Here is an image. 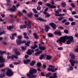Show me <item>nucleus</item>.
Returning a JSON list of instances; mask_svg holds the SVG:
<instances>
[{
  "mask_svg": "<svg viewBox=\"0 0 78 78\" xmlns=\"http://www.w3.org/2000/svg\"><path fill=\"white\" fill-rule=\"evenodd\" d=\"M25 58H28L29 57V55H25Z\"/></svg>",
  "mask_w": 78,
  "mask_h": 78,
  "instance_id": "nucleus-61",
  "label": "nucleus"
},
{
  "mask_svg": "<svg viewBox=\"0 0 78 78\" xmlns=\"http://www.w3.org/2000/svg\"><path fill=\"white\" fill-rule=\"evenodd\" d=\"M7 70L6 72L5 73V74L7 76H11L13 75V72L12 70L10 69H9L8 67H6L4 69H1L0 70V71L1 72L5 71Z\"/></svg>",
  "mask_w": 78,
  "mask_h": 78,
  "instance_id": "nucleus-2",
  "label": "nucleus"
},
{
  "mask_svg": "<svg viewBox=\"0 0 78 78\" xmlns=\"http://www.w3.org/2000/svg\"><path fill=\"white\" fill-rule=\"evenodd\" d=\"M18 39H21V38H22V36H18Z\"/></svg>",
  "mask_w": 78,
  "mask_h": 78,
  "instance_id": "nucleus-57",
  "label": "nucleus"
},
{
  "mask_svg": "<svg viewBox=\"0 0 78 78\" xmlns=\"http://www.w3.org/2000/svg\"><path fill=\"white\" fill-rule=\"evenodd\" d=\"M76 24V23L75 22H73L71 23V25H72V26H74Z\"/></svg>",
  "mask_w": 78,
  "mask_h": 78,
  "instance_id": "nucleus-46",
  "label": "nucleus"
},
{
  "mask_svg": "<svg viewBox=\"0 0 78 78\" xmlns=\"http://www.w3.org/2000/svg\"><path fill=\"white\" fill-rule=\"evenodd\" d=\"M27 76L29 77V78H34L35 77H36V76L34 75V77H31V76Z\"/></svg>",
  "mask_w": 78,
  "mask_h": 78,
  "instance_id": "nucleus-53",
  "label": "nucleus"
},
{
  "mask_svg": "<svg viewBox=\"0 0 78 78\" xmlns=\"http://www.w3.org/2000/svg\"><path fill=\"white\" fill-rule=\"evenodd\" d=\"M16 35V34L15 33L13 34H12V35L11 36H10V38L11 40H13L14 39V37Z\"/></svg>",
  "mask_w": 78,
  "mask_h": 78,
  "instance_id": "nucleus-15",
  "label": "nucleus"
},
{
  "mask_svg": "<svg viewBox=\"0 0 78 78\" xmlns=\"http://www.w3.org/2000/svg\"><path fill=\"white\" fill-rule=\"evenodd\" d=\"M51 58V57L50 56L48 55L47 56V57H46V59L47 60H50Z\"/></svg>",
  "mask_w": 78,
  "mask_h": 78,
  "instance_id": "nucleus-30",
  "label": "nucleus"
},
{
  "mask_svg": "<svg viewBox=\"0 0 78 78\" xmlns=\"http://www.w3.org/2000/svg\"><path fill=\"white\" fill-rule=\"evenodd\" d=\"M64 18L63 17H61V18H58V20H62L64 19Z\"/></svg>",
  "mask_w": 78,
  "mask_h": 78,
  "instance_id": "nucleus-50",
  "label": "nucleus"
},
{
  "mask_svg": "<svg viewBox=\"0 0 78 78\" xmlns=\"http://www.w3.org/2000/svg\"><path fill=\"white\" fill-rule=\"evenodd\" d=\"M58 50H63V48H62V47L58 48Z\"/></svg>",
  "mask_w": 78,
  "mask_h": 78,
  "instance_id": "nucleus-49",
  "label": "nucleus"
},
{
  "mask_svg": "<svg viewBox=\"0 0 78 78\" xmlns=\"http://www.w3.org/2000/svg\"><path fill=\"white\" fill-rule=\"evenodd\" d=\"M52 76L53 77V78H57V76L56 75V73H53V75Z\"/></svg>",
  "mask_w": 78,
  "mask_h": 78,
  "instance_id": "nucleus-28",
  "label": "nucleus"
},
{
  "mask_svg": "<svg viewBox=\"0 0 78 78\" xmlns=\"http://www.w3.org/2000/svg\"><path fill=\"white\" fill-rule=\"evenodd\" d=\"M47 14L45 16V17H49L51 15L48 14V13L47 14Z\"/></svg>",
  "mask_w": 78,
  "mask_h": 78,
  "instance_id": "nucleus-38",
  "label": "nucleus"
},
{
  "mask_svg": "<svg viewBox=\"0 0 78 78\" xmlns=\"http://www.w3.org/2000/svg\"><path fill=\"white\" fill-rule=\"evenodd\" d=\"M16 42L17 44L19 45L21 44L22 43H24L26 42V41H21L20 40L18 39L16 40Z\"/></svg>",
  "mask_w": 78,
  "mask_h": 78,
  "instance_id": "nucleus-8",
  "label": "nucleus"
},
{
  "mask_svg": "<svg viewBox=\"0 0 78 78\" xmlns=\"http://www.w3.org/2000/svg\"><path fill=\"white\" fill-rule=\"evenodd\" d=\"M71 5L72 6V7H75V5L73 3H72L71 4Z\"/></svg>",
  "mask_w": 78,
  "mask_h": 78,
  "instance_id": "nucleus-55",
  "label": "nucleus"
},
{
  "mask_svg": "<svg viewBox=\"0 0 78 78\" xmlns=\"http://www.w3.org/2000/svg\"><path fill=\"white\" fill-rule=\"evenodd\" d=\"M21 48L23 50H25L26 49V48L23 46L21 47Z\"/></svg>",
  "mask_w": 78,
  "mask_h": 78,
  "instance_id": "nucleus-40",
  "label": "nucleus"
},
{
  "mask_svg": "<svg viewBox=\"0 0 78 78\" xmlns=\"http://www.w3.org/2000/svg\"><path fill=\"white\" fill-rule=\"evenodd\" d=\"M49 68L48 69V70L49 71H51L53 72H55V70L54 69V66H53L52 65H50L49 66Z\"/></svg>",
  "mask_w": 78,
  "mask_h": 78,
  "instance_id": "nucleus-10",
  "label": "nucleus"
},
{
  "mask_svg": "<svg viewBox=\"0 0 78 78\" xmlns=\"http://www.w3.org/2000/svg\"><path fill=\"white\" fill-rule=\"evenodd\" d=\"M33 11L34 12V13H37L38 12L37 10H36V9H33Z\"/></svg>",
  "mask_w": 78,
  "mask_h": 78,
  "instance_id": "nucleus-31",
  "label": "nucleus"
},
{
  "mask_svg": "<svg viewBox=\"0 0 78 78\" xmlns=\"http://www.w3.org/2000/svg\"><path fill=\"white\" fill-rule=\"evenodd\" d=\"M65 15V13H63L62 14H60L59 15V16H64Z\"/></svg>",
  "mask_w": 78,
  "mask_h": 78,
  "instance_id": "nucleus-58",
  "label": "nucleus"
},
{
  "mask_svg": "<svg viewBox=\"0 0 78 78\" xmlns=\"http://www.w3.org/2000/svg\"><path fill=\"white\" fill-rule=\"evenodd\" d=\"M37 47H38V46L36 44H35V45H34V46L31 47V48L33 49H35V48H37Z\"/></svg>",
  "mask_w": 78,
  "mask_h": 78,
  "instance_id": "nucleus-29",
  "label": "nucleus"
},
{
  "mask_svg": "<svg viewBox=\"0 0 78 78\" xmlns=\"http://www.w3.org/2000/svg\"><path fill=\"white\" fill-rule=\"evenodd\" d=\"M51 75H52V74L51 73H48V74H46L45 75V76H46V77H48V76H51Z\"/></svg>",
  "mask_w": 78,
  "mask_h": 78,
  "instance_id": "nucleus-32",
  "label": "nucleus"
},
{
  "mask_svg": "<svg viewBox=\"0 0 78 78\" xmlns=\"http://www.w3.org/2000/svg\"><path fill=\"white\" fill-rule=\"evenodd\" d=\"M49 29V27L47 25L45 26V31L46 32H48V30Z\"/></svg>",
  "mask_w": 78,
  "mask_h": 78,
  "instance_id": "nucleus-19",
  "label": "nucleus"
},
{
  "mask_svg": "<svg viewBox=\"0 0 78 78\" xmlns=\"http://www.w3.org/2000/svg\"><path fill=\"white\" fill-rule=\"evenodd\" d=\"M68 39V41H66L67 44H70L71 42H74L73 40V37L72 36H64L63 37L60 38V39L58 40L57 42L60 43V44H62L63 43H64L65 42L66 40Z\"/></svg>",
  "mask_w": 78,
  "mask_h": 78,
  "instance_id": "nucleus-1",
  "label": "nucleus"
},
{
  "mask_svg": "<svg viewBox=\"0 0 78 78\" xmlns=\"http://www.w3.org/2000/svg\"><path fill=\"white\" fill-rule=\"evenodd\" d=\"M61 5H62V7H65L66 5V4L65 3H61Z\"/></svg>",
  "mask_w": 78,
  "mask_h": 78,
  "instance_id": "nucleus-34",
  "label": "nucleus"
},
{
  "mask_svg": "<svg viewBox=\"0 0 78 78\" xmlns=\"http://www.w3.org/2000/svg\"><path fill=\"white\" fill-rule=\"evenodd\" d=\"M5 33V32L4 31H2V32L1 33H0V35H2V34H3Z\"/></svg>",
  "mask_w": 78,
  "mask_h": 78,
  "instance_id": "nucleus-60",
  "label": "nucleus"
},
{
  "mask_svg": "<svg viewBox=\"0 0 78 78\" xmlns=\"http://www.w3.org/2000/svg\"><path fill=\"white\" fill-rule=\"evenodd\" d=\"M5 74L4 73H3L2 75V74H0V78H3L5 76Z\"/></svg>",
  "mask_w": 78,
  "mask_h": 78,
  "instance_id": "nucleus-25",
  "label": "nucleus"
},
{
  "mask_svg": "<svg viewBox=\"0 0 78 78\" xmlns=\"http://www.w3.org/2000/svg\"><path fill=\"white\" fill-rule=\"evenodd\" d=\"M50 25L51 26V27L53 28V29L54 30L56 29V25L54 24V23H50Z\"/></svg>",
  "mask_w": 78,
  "mask_h": 78,
  "instance_id": "nucleus-11",
  "label": "nucleus"
},
{
  "mask_svg": "<svg viewBox=\"0 0 78 78\" xmlns=\"http://www.w3.org/2000/svg\"><path fill=\"white\" fill-rule=\"evenodd\" d=\"M8 56H7V59H9L10 58L11 59H13V58L15 59H17L18 58V57L17 56H15L14 55H13L12 56H11V54H10L9 53H7Z\"/></svg>",
  "mask_w": 78,
  "mask_h": 78,
  "instance_id": "nucleus-7",
  "label": "nucleus"
},
{
  "mask_svg": "<svg viewBox=\"0 0 78 78\" xmlns=\"http://www.w3.org/2000/svg\"><path fill=\"white\" fill-rule=\"evenodd\" d=\"M48 8H47L45 9L44 10V12H43V13L44 14H47V11L48 10Z\"/></svg>",
  "mask_w": 78,
  "mask_h": 78,
  "instance_id": "nucleus-24",
  "label": "nucleus"
},
{
  "mask_svg": "<svg viewBox=\"0 0 78 78\" xmlns=\"http://www.w3.org/2000/svg\"><path fill=\"white\" fill-rule=\"evenodd\" d=\"M51 4L52 5H51L50 4L47 3V6H48L49 7L51 8H56V6L55 5H53L54 4V0H51Z\"/></svg>",
  "mask_w": 78,
  "mask_h": 78,
  "instance_id": "nucleus-6",
  "label": "nucleus"
},
{
  "mask_svg": "<svg viewBox=\"0 0 78 78\" xmlns=\"http://www.w3.org/2000/svg\"><path fill=\"white\" fill-rule=\"evenodd\" d=\"M6 53V52L5 51H0V53L1 54H3L4 53Z\"/></svg>",
  "mask_w": 78,
  "mask_h": 78,
  "instance_id": "nucleus-39",
  "label": "nucleus"
},
{
  "mask_svg": "<svg viewBox=\"0 0 78 78\" xmlns=\"http://www.w3.org/2000/svg\"><path fill=\"white\" fill-rule=\"evenodd\" d=\"M69 20L71 21V22H73V18H69Z\"/></svg>",
  "mask_w": 78,
  "mask_h": 78,
  "instance_id": "nucleus-48",
  "label": "nucleus"
},
{
  "mask_svg": "<svg viewBox=\"0 0 78 78\" xmlns=\"http://www.w3.org/2000/svg\"><path fill=\"white\" fill-rule=\"evenodd\" d=\"M64 33L66 34H68L69 33L68 30H64Z\"/></svg>",
  "mask_w": 78,
  "mask_h": 78,
  "instance_id": "nucleus-44",
  "label": "nucleus"
},
{
  "mask_svg": "<svg viewBox=\"0 0 78 78\" xmlns=\"http://www.w3.org/2000/svg\"><path fill=\"white\" fill-rule=\"evenodd\" d=\"M48 35L49 37H52L53 36V35L52 34H48Z\"/></svg>",
  "mask_w": 78,
  "mask_h": 78,
  "instance_id": "nucleus-43",
  "label": "nucleus"
},
{
  "mask_svg": "<svg viewBox=\"0 0 78 78\" xmlns=\"http://www.w3.org/2000/svg\"><path fill=\"white\" fill-rule=\"evenodd\" d=\"M13 27L12 26H7V28L9 30H11V29L13 28Z\"/></svg>",
  "mask_w": 78,
  "mask_h": 78,
  "instance_id": "nucleus-22",
  "label": "nucleus"
},
{
  "mask_svg": "<svg viewBox=\"0 0 78 78\" xmlns=\"http://www.w3.org/2000/svg\"><path fill=\"white\" fill-rule=\"evenodd\" d=\"M54 34H56L58 35H60L62 34V33L60 31H55L54 33Z\"/></svg>",
  "mask_w": 78,
  "mask_h": 78,
  "instance_id": "nucleus-14",
  "label": "nucleus"
},
{
  "mask_svg": "<svg viewBox=\"0 0 78 78\" xmlns=\"http://www.w3.org/2000/svg\"><path fill=\"white\" fill-rule=\"evenodd\" d=\"M37 70L36 69H31L30 68V70L29 71V73H27L26 74V75L27 76H31V77H34L33 74L34 73H37Z\"/></svg>",
  "mask_w": 78,
  "mask_h": 78,
  "instance_id": "nucleus-3",
  "label": "nucleus"
},
{
  "mask_svg": "<svg viewBox=\"0 0 78 78\" xmlns=\"http://www.w3.org/2000/svg\"><path fill=\"white\" fill-rule=\"evenodd\" d=\"M70 62H71V65L69 66V70H72L73 69V66H74V63L75 62V61H73L72 60H70Z\"/></svg>",
  "mask_w": 78,
  "mask_h": 78,
  "instance_id": "nucleus-5",
  "label": "nucleus"
},
{
  "mask_svg": "<svg viewBox=\"0 0 78 78\" xmlns=\"http://www.w3.org/2000/svg\"><path fill=\"white\" fill-rule=\"evenodd\" d=\"M24 37L25 38L28 39V37H27V34L24 33H23Z\"/></svg>",
  "mask_w": 78,
  "mask_h": 78,
  "instance_id": "nucleus-26",
  "label": "nucleus"
},
{
  "mask_svg": "<svg viewBox=\"0 0 78 78\" xmlns=\"http://www.w3.org/2000/svg\"><path fill=\"white\" fill-rule=\"evenodd\" d=\"M38 4L41 5L42 4V2H38Z\"/></svg>",
  "mask_w": 78,
  "mask_h": 78,
  "instance_id": "nucleus-62",
  "label": "nucleus"
},
{
  "mask_svg": "<svg viewBox=\"0 0 78 78\" xmlns=\"http://www.w3.org/2000/svg\"><path fill=\"white\" fill-rule=\"evenodd\" d=\"M72 14H73V15L76 14V12H75V11H73V12H72Z\"/></svg>",
  "mask_w": 78,
  "mask_h": 78,
  "instance_id": "nucleus-59",
  "label": "nucleus"
},
{
  "mask_svg": "<svg viewBox=\"0 0 78 78\" xmlns=\"http://www.w3.org/2000/svg\"><path fill=\"white\" fill-rule=\"evenodd\" d=\"M41 75L42 76H45V75L44 74V72L41 73Z\"/></svg>",
  "mask_w": 78,
  "mask_h": 78,
  "instance_id": "nucleus-52",
  "label": "nucleus"
},
{
  "mask_svg": "<svg viewBox=\"0 0 78 78\" xmlns=\"http://www.w3.org/2000/svg\"><path fill=\"white\" fill-rule=\"evenodd\" d=\"M69 55L71 56V58L72 59H75V55L73 53H71Z\"/></svg>",
  "mask_w": 78,
  "mask_h": 78,
  "instance_id": "nucleus-20",
  "label": "nucleus"
},
{
  "mask_svg": "<svg viewBox=\"0 0 78 78\" xmlns=\"http://www.w3.org/2000/svg\"><path fill=\"white\" fill-rule=\"evenodd\" d=\"M74 17H75L76 18H78V16L76 15L74 16Z\"/></svg>",
  "mask_w": 78,
  "mask_h": 78,
  "instance_id": "nucleus-64",
  "label": "nucleus"
},
{
  "mask_svg": "<svg viewBox=\"0 0 78 78\" xmlns=\"http://www.w3.org/2000/svg\"><path fill=\"white\" fill-rule=\"evenodd\" d=\"M44 55H41L40 56L39 59L40 60H42L44 58Z\"/></svg>",
  "mask_w": 78,
  "mask_h": 78,
  "instance_id": "nucleus-21",
  "label": "nucleus"
},
{
  "mask_svg": "<svg viewBox=\"0 0 78 78\" xmlns=\"http://www.w3.org/2000/svg\"><path fill=\"white\" fill-rule=\"evenodd\" d=\"M41 52H42V51L41 50L40 51H38L37 52L35 53V55L37 56V55L40 54V53H41Z\"/></svg>",
  "mask_w": 78,
  "mask_h": 78,
  "instance_id": "nucleus-23",
  "label": "nucleus"
},
{
  "mask_svg": "<svg viewBox=\"0 0 78 78\" xmlns=\"http://www.w3.org/2000/svg\"><path fill=\"white\" fill-rule=\"evenodd\" d=\"M39 48L40 50H44L46 49V48L42 46H41L40 44H39Z\"/></svg>",
  "mask_w": 78,
  "mask_h": 78,
  "instance_id": "nucleus-17",
  "label": "nucleus"
},
{
  "mask_svg": "<svg viewBox=\"0 0 78 78\" xmlns=\"http://www.w3.org/2000/svg\"><path fill=\"white\" fill-rule=\"evenodd\" d=\"M34 52V50H31L30 49L28 50V52H27V54L29 55H31L32 54V53Z\"/></svg>",
  "mask_w": 78,
  "mask_h": 78,
  "instance_id": "nucleus-12",
  "label": "nucleus"
},
{
  "mask_svg": "<svg viewBox=\"0 0 78 78\" xmlns=\"http://www.w3.org/2000/svg\"><path fill=\"white\" fill-rule=\"evenodd\" d=\"M31 61V60L29 59H27L26 60H24L23 62L24 64H28V62H30Z\"/></svg>",
  "mask_w": 78,
  "mask_h": 78,
  "instance_id": "nucleus-16",
  "label": "nucleus"
},
{
  "mask_svg": "<svg viewBox=\"0 0 78 78\" xmlns=\"http://www.w3.org/2000/svg\"><path fill=\"white\" fill-rule=\"evenodd\" d=\"M18 64H19L17 62H14V65H16Z\"/></svg>",
  "mask_w": 78,
  "mask_h": 78,
  "instance_id": "nucleus-51",
  "label": "nucleus"
},
{
  "mask_svg": "<svg viewBox=\"0 0 78 78\" xmlns=\"http://www.w3.org/2000/svg\"><path fill=\"white\" fill-rule=\"evenodd\" d=\"M36 63V62L35 61H33L30 63V65L31 66H33Z\"/></svg>",
  "mask_w": 78,
  "mask_h": 78,
  "instance_id": "nucleus-18",
  "label": "nucleus"
},
{
  "mask_svg": "<svg viewBox=\"0 0 78 78\" xmlns=\"http://www.w3.org/2000/svg\"><path fill=\"white\" fill-rule=\"evenodd\" d=\"M9 66H10V67L11 68H14V66H13L12 64H9Z\"/></svg>",
  "mask_w": 78,
  "mask_h": 78,
  "instance_id": "nucleus-42",
  "label": "nucleus"
},
{
  "mask_svg": "<svg viewBox=\"0 0 78 78\" xmlns=\"http://www.w3.org/2000/svg\"><path fill=\"white\" fill-rule=\"evenodd\" d=\"M41 63L40 62H38L37 63V67H40L41 66Z\"/></svg>",
  "mask_w": 78,
  "mask_h": 78,
  "instance_id": "nucleus-36",
  "label": "nucleus"
},
{
  "mask_svg": "<svg viewBox=\"0 0 78 78\" xmlns=\"http://www.w3.org/2000/svg\"><path fill=\"white\" fill-rule=\"evenodd\" d=\"M5 66V65H4V64H0V68H2L3 66Z\"/></svg>",
  "mask_w": 78,
  "mask_h": 78,
  "instance_id": "nucleus-37",
  "label": "nucleus"
},
{
  "mask_svg": "<svg viewBox=\"0 0 78 78\" xmlns=\"http://www.w3.org/2000/svg\"><path fill=\"white\" fill-rule=\"evenodd\" d=\"M34 37H35V38H37L38 37V36L37 35V34L35 33L34 34Z\"/></svg>",
  "mask_w": 78,
  "mask_h": 78,
  "instance_id": "nucleus-35",
  "label": "nucleus"
},
{
  "mask_svg": "<svg viewBox=\"0 0 78 78\" xmlns=\"http://www.w3.org/2000/svg\"><path fill=\"white\" fill-rule=\"evenodd\" d=\"M20 5L19 4H17L16 5V6L14 5H13V6H12V8H13L14 9H12V8H9L8 9H7V10H9L10 11L12 12L15 11V10L16 9V8H18V7H19Z\"/></svg>",
  "mask_w": 78,
  "mask_h": 78,
  "instance_id": "nucleus-4",
  "label": "nucleus"
},
{
  "mask_svg": "<svg viewBox=\"0 0 78 78\" xmlns=\"http://www.w3.org/2000/svg\"><path fill=\"white\" fill-rule=\"evenodd\" d=\"M41 7H40V5H38V7H37V10H41Z\"/></svg>",
  "mask_w": 78,
  "mask_h": 78,
  "instance_id": "nucleus-41",
  "label": "nucleus"
},
{
  "mask_svg": "<svg viewBox=\"0 0 78 78\" xmlns=\"http://www.w3.org/2000/svg\"><path fill=\"white\" fill-rule=\"evenodd\" d=\"M22 19L23 20H26L27 19V18L26 16H24L23 17Z\"/></svg>",
  "mask_w": 78,
  "mask_h": 78,
  "instance_id": "nucleus-45",
  "label": "nucleus"
},
{
  "mask_svg": "<svg viewBox=\"0 0 78 78\" xmlns=\"http://www.w3.org/2000/svg\"><path fill=\"white\" fill-rule=\"evenodd\" d=\"M67 21L66 20H63V21H62V23H65Z\"/></svg>",
  "mask_w": 78,
  "mask_h": 78,
  "instance_id": "nucleus-56",
  "label": "nucleus"
},
{
  "mask_svg": "<svg viewBox=\"0 0 78 78\" xmlns=\"http://www.w3.org/2000/svg\"><path fill=\"white\" fill-rule=\"evenodd\" d=\"M13 51L15 53V55L16 56L19 55H21L20 52H19V51L17 48H14L13 49Z\"/></svg>",
  "mask_w": 78,
  "mask_h": 78,
  "instance_id": "nucleus-9",
  "label": "nucleus"
},
{
  "mask_svg": "<svg viewBox=\"0 0 78 78\" xmlns=\"http://www.w3.org/2000/svg\"><path fill=\"white\" fill-rule=\"evenodd\" d=\"M23 27L22 25H20V28L21 29H23Z\"/></svg>",
  "mask_w": 78,
  "mask_h": 78,
  "instance_id": "nucleus-63",
  "label": "nucleus"
},
{
  "mask_svg": "<svg viewBox=\"0 0 78 78\" xmlns=\"http://www.w3.org/2000/svg\"><path fill=\"white\" fill-rule=\"evenodd\" d=\"M62 11V10L61 9H58L57 11H55V12L57 13H58L59 12H61Z\"/></svg>",
  "mask_w": 78,
  "mask_h": 78,
  "instance_id": "nucleus-33",
  "label": "nucleus"
},
{
  "mask_svg": "<svg viewBox=\"0 0 78 78\" xmlns=\"http://www.w3.org/2000/svg\"><path fill=\"white\" fill-rule=\"evenodd\" d=\"M30 43V41H28L27 42V43H25V45H26V46H27L28 47L29 46V44Z\"/></svg>",
  "mask_w": 78,
  "mask_h": 78,
  "instance_id": "nucleus-27",
  "label": "nucleus"
},
{
  "mask_svg": "<svg viewBox=\"0 0 78 78\" xmlns=\"http://www.w3.org/2000/svg\"><path fill=\"white\" fill-rule=\"evenodd\" d=\"M22 12L24 13H27V12L26 11V10L25 9H24L22 10Z\"/></svg>",
  "mask_w": 78,
  "mask_h": 78,
  "instance_id": "nucleus-54",
  "label": "nucleus"
},
{
  "mask_svg": "<svg viewBox=\"0 0 78 78\" xmlns=\"http://www.w3.org/2000/svg\"><path fill=\"white\" fill-rule=\"evenodd\" d=\"M0 62H5V59L3 58V57L0 56Z\"/></svg>",
  "mask_w": 78,
  "mask_h": 78,
  "instance_id": "nucleus-13",
  "label": "nucleus"
},
{
  "mask_svg": "<svg viewBox=\"0 0 78 78\" xmlns=\"http://www.w3.org/2000/svg\"><path fill=\"white\" fill-rule=\"evenodd\" d=\"M69 24V22H67L66 23H65V25L66 26H68Z\"/></svg>",
  "mask_w": 78,
  "mask_h": 78,
  "instance_id": "nucleus-47",
  "label": "nucleus"
}]
</instances>
